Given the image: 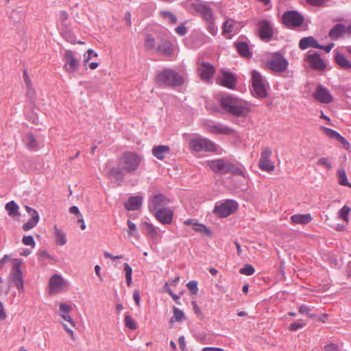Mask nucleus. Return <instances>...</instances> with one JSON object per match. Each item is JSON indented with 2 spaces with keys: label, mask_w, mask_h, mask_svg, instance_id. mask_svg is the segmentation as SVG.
I'll use <instances>...</instances> for the list:
<instances>
[{
  "label": "nucleus",
  "mask_w": 351,
  "mask_h": 351,
  "mask_svg": "<svg viewBox=\"0 0 351 351\" xmlns=\"http://www.w3.org/2000/svg\"><path fill=\"white\" fill-rule=\"evenodd\" d=\"M143 158L134 152H123L117 160V167L107 164L104 173L113 182L120 185L126 173H134L140 166Z\"/></svg>",
  "instance_id": "1"
},
{
  "label": "nucleus",
  "mask_w": 351,
  "mask_h": 351,
  "mask_svg": "<svg viewBox=\"0 0 351 351\" xmlns=\"http://www.w3.org/2000/svg\"><path fill=\"white\" fill-rule=\"evenodd\" d=\"M183 82L184 77L170 69L159 71L156 75V83L160 86L175 88L181 86Z\"/></svg>",
  "instance_id": "2"
},
{
  "label": "nucleus",
  "mask_w": 351,
  "mask_h": 351,
  "mask_svg": "<svg viewBox=\"0 0 351 351\" xmlns=\"http://www.w3.org/2000/svg\"><path fill=\"white\" fill-rule=\"evenodd\" d=\"M252 93L259 98H265L267 96V90L269 88L266 79L257 71L252 72Z\"/></svg>",
  "instance_id": "3"
},
{
  "label": "nucleus",
  "mask_w": 351,
  "mask_h": 351,
  "mask_svg": "<svg viewBox=\"0 0 351 351\" xmlns=\"http://www.w3.org/2000/svg\"><path fill=\"white\" fill-rule=\"evenodd\" d=\"M12 267L8 276V281L14 285L21 292L24 291V282L23 272L21 269V261L18 258L12 261Z\"/></svg>",
  "instance_id": "4"
},
{
  "label": "nucleus",
  "mask_w": 351,
  "mask_h": 351,
  "mask_svg": "<svg viewBox=\"0 0 351 351\" xmlns=\"http://www.w3.org/2000/svg\"><path fill=\"white\" fill-rule=\"evenodd\" d=\"M191 149L197 152H215L218 151V145L213 141L202 137L192 138L189 142Z\"/></svg>",
  "instance_id": "5"
},
{
  "label": "nucleus",
  "mask_w": 351,
  "mask_h": 351,
  "mask_svg": "<svg viewBox=\"0 0 351 351\" xmlns=\"http://www.w3.org/2000/svg\"><path fill=\"white\" fill-rule=\"evenodd\" d=\"M238 206V203L235 200L225 199L216 203L213 213L219 217H227L235 212Z\"/></svg>",
  "instance_id": "6"
},
{
  "label": "nucleus",
  "mask_w": 351,
  "mask_h": 351,
  "mask_svg": "<svg viewBox=\"0 0 351 351\" xmlns=\"http://www.w3.org/2000/svg\"><path fill=\"white\" fill-rule=\"evenodd\" d=\"M267 64L271 71L281 73L287 70L289 62L280 52H275L272 53Z\"/></svg>",
  "instance_id": "7"
},
{
  "label": "nucleus",
  "mask_w": 351,
  "mask_h": 351,
  "mask_svg": "<svg viewBox=\"0 0 351 351\" xmlns=\"http://www.w3.org/2000/svg\"><path fill=\"white\" fill-rule=\"evenodd\" d=\"M304 20L303 16L295 10L286 11L282 17V23L289 28L300 27Z\"/></svg>",
  "instance_id": "8"
},
{
  "label": "nucleus",
  "mask_w": 351,
  "mask_h": 351,
  "mask_svg": "<svg viewBox=\"0 0 351 351\" xmlns=\"http://www.w3.org/2000/svg\"><path fill=\"white\" fill-rule=\"evenodd\" d=\"M64 62V69L69 73L78 71L80 67V60L76 52L72 50H66L63 57Z\"/></svg>",
  "instance_id": "9"
},
{
  "label": "nucleus",
  "mask_w": 351,
  "mask_h": 351,
  "mask_svg": "<svg viewBox=\"0 0 351 351\" xmlns=\"http://www.w3.org/2000/svg\"><path fill=\"white\" fill-rule=\"evenodd\" d=\"M272 152L269 147H265L261 153V157L258 162L259 168L267 172H271L274 170V162L270 160Z\"/></svg>",
  "instance_id": "10"
},
{
  "label": "nucleus",
  "mask_w": 351,
  "mask_h": 351,
  "mask_svg": "<svg viewBox=\"0 0 351 351\" xmlns=\"http://www.w3.org/2000/svg\"><path fill=\"white\" fill-rule=\"evenodd\" d=\"M69 287L68 282L64 279L60 275L54 274L49 279V293H60Z\"/></svg>",
  "instance_id": "11"
},
{
  "label": "nucleus",
  "mask_w": 351,
  "mask_h": 351,
  "mask_svg": "<svg viewBox=\"0 0 351 351\" xmlns=\"http://www.w3.org/2000/svg\"><path fill=\"white\" fill-rule=\"evenodd\" d=\"M258 34L263 41H269L274 36V27L271 21L263 20L258 25Z\"/></svg>",
  "instance_id": "12"
},
{
  "label": "nucleus",
  "mask_w": 351,
  "mask_h": 351,
  "mask_svg": "<svg viewBox=\"0 0 351 351\" xmlns=\"http://www.w3.org/2000/svg\"><path fill=\"white\" fill-rule=\"evenodd\" d=\"M313 97L322 104H330L333 100V97L329 90L322 84L317 86L313 93Z\"/></svg>",
  "instance_id": "13"
},
{
  "label": "nucleus",
  "mask_w": 351,
  "mask_h": 351,
  "mask_svg": "<svg viewBox=\"0 0 351 351\" xmlns=\"http://www.w3.org/2000/svg\"><path fill=\"white\" fill-rule=\"evenodd\" d=\"M169 201L162 194L155 195L148 204L149 210L152 213H156L159 210L166 208L165 206L169 204Z\"/></svg>",
  "instance_id": "14"
},
{
  "label": "nucleus",
  "mask_w": 351,
  "mask_h": 351,
  "mask_svg": "<svg viewBox=\"0 0 351 351\" xmlns=\"http://www.w3.org/2000/svg\"><path fill=\"white\" fill-rule=\"evenodd\" d=\"M230 161L223 159L209 160L206 161L207 165L215 173L219 174L228 173Z\"/></svg>",
  "instance_id": "15"
},
{
  "label": "nucleus",
  "mask_w": 351,
  "mask_h": 351,
  "mask_svg": "<svg viewBox=\"0 0 351 351\" xmlns=\"http://www.w3.org/2000/svg\"><path fill=\"white\" fill-rule=\"evenodd\" d=\"M156 51L164 56H171L173 53V45L162 36H157V48Z\"/></svg>",
  "instance_id": "16"
},
{
  "label": "nucleus",
  "mask_w": 351,
  "mask_h": 351,
  "mask_svg": "<svg viewBox=\"0 0 351 351\" xmlns=\"http://www.w3.org/2000/svg\"><path fill=\"white\" fill-rule=\"evenodd\" d=\"M193 7L195 10L201 15L206 23L215 21L213 10L209 5L204 3H196L194 4Z\"/></svg>",
  "instance_id": "17"
},
{
  "label": "nucleus",
  "mask_w": 351,
  "mask_h": 351,
  "mask_svg": "<svg viewBox=\"0 0 351 351\" xmlns=\"http://www.w3.org/2000/svg\"><path fill=\"white\" fill-rule=\"evenodd\" d=\"M197 70L201 79L206 82L209 81L215 73L214 66L207 62H201Z\"/></svg>",
  "instance_id": "18"
},
{
  "label": "nucleus",
  "mask_w": 351,
  "mask_h": 351,
  "mask_svg": "<svg viewBox=\"0 0 351 351\" xmlns=\"http://www.w3.org/2000/svg\"><path fill=\"white\" fill-rule=\"evenodd\" d=\"M306 61L312 69L317 71H324L326 67L324 60L317 53H308L306 56Z\"/></svg>",
  "instance_id": "19"
},
{
  "label": "nucleus",
  "mask_w": 351,
  "mask_h": 351,
  "mask_svg": "<svg viewBox=\"0 0 351 351\" xmlns=\"http://www.w3.org/2000/svg\"><path fill=\"white\" fill-rule=\"evenodd\" d=\"M156 219L162 224H170L173 220V213L169 208L159 210L152 213Z\"/></svg>",
  "instance_id": "20"
},
{
  "label": "nucleus",
  "mask_w": 351,
  "mask_h": 351,
  "mask_svg": "<svg viewBox=\"0 0 351 351\" xmlns=\"http://www.w3.org/2000/svg\"><path fill=\"white\" fill-rule=\"evenodd\" d=\"M72 306L66 303H60L59 306V315L66 322H69L73 328L76 327V323L69 315L72 311Z\"/></svg>",
  "instance_id": "21"
},
{
  "label": "nucleus",
  "mask_w": 351,
  "mask_h": 351,
  "mask_svg": "<svg viewBox=\"0 0 351 351\" xmlns=\"http://www.w3.org/2000/svg\"><path fill=\"white\" fill-rule=\"evenodd\" d=\"M208 130L210 132L217 134L229 135L234 132L232 128L220 123L209 124Z\"/></svg>",
  "instance_id": "22"
},
{
  "label": "nucleus",
  "mask_w": 351,
  "mask_h": 351,
  "mask_svg": "<svg viewBox=\"0 0 351 351\" xmlns=\"http://www.w3.org/2000/svg\"><path fill=\"white\" fill-rule=\"evenodd\" d=\"M249 111L250 109L247 104L239 100L229 112L234 116L245 117L248 114Z\"/></svg>",
  "instance_id": "23"
},
{
  "label": "nucleus",
  "mask_w": 351,
  "mask_h": 351,
  "mask_svg": "<svg viewBox=\"0 0 351 351\" xmlns=\"http://www.w3.org/2000/svg\"><path fill=\"white\" fill-rule=\"evenodd\" d=\"M346 33V26L342 23L336 24L328 32V36L333 40H337Z\"/></svg>",
  "instance_id": "24"
},
{
  "label": "nucleus",
  "mask_w": 351,
  "mask_h": 351,
  "mask_svg": "<svg viewBox=\"0 0 351 351\" xmlns=\"http://www.w3.org/2000/svg\"><path fill=\"white\" fill-rule=\"evenodd\" d=\"M219 80L221 85L230 89L234 88L236 85L235 76L229 72H223L222 75Z\"/></svg>",
  "instance_id": "25"
},
{
  "label": "nucleus",
  "mask_w": 351,
  "mask_h": 351,
  "mask_svg": "<svg viewBox=\"0 0 351 351\" xmlns=\"http://www.w3.org/2000/svg\"><path fill=\"white\" fill-rule=\"evenodd\" d=\"M146 234L152 239L158 240L162 238L161 232L158 228L147 221L144 222Z\"/></svg>",
  "instance_id": "26"
},
{
  "label": "nucleus",
  "mask_w": 351,
  "mask_h": 351,
  "mask_svg": "<svg viewBox=\"0 0 351 351\" xmlns=\"http://www.w3.org/2000/svg\"><path fill=\"white\" fill-rule=\"evenodd\" d=\"M299 47L302 50L306 49L309 47L318 49L319 44L318 41L313 36L302 38L299 42Z\"/></svg>",
  "instance_id": "27"
},
{
  "label": "nucleus",
  "mask_w": 351,
  "mask_h": 351,
  "mask_svg": "<svg viewBox=\"0 0 351 351\" xmlns=\"http://www.w3.org/2000/svg\"><path fill=\"white\" fill-rule=\"evenodd\" d=\"M23 141L26 145L27 148L30 150L36 151L39 148V143L38 141L30 132H28L24 135L23 137Z\"/></svg>",
  "instance_id": "28"
},
{
  "label": "nucleus",
  "mask_w": 351,
  "mask_h": 351,
  "mask_svg": "<svg viewBox=\"0 0 351 351\" xmlns=\"http://www.w3.org/2000/svg\"><path fill=\"white\" fill-rule=\"evenodd\" d=\"M152 154L158 160H163L167 154L170 152V148L167 145H158L152 148Z\"/></svg>",
  "instance_id": "29"
},
{
  "label": "nucleus",
  "mask_w": 351,
  "mask_h": 351,
  "mask_svg": "<svg viewBox=\"0 0 351 351\" xmlns=\"http://www.w3.org/2000/svg\"><path fill=\"white\" fill-rule=\"evenodd\" d=\"M143 203V198L140 196L130 197L125 204L128 210H136L141 208Z\"/></svg>",
  "instance_id": "30"
},
{
  "label": "nucleus",
  "mask_w": 351,
  "mask_h": 351,
  "mask_svg": "<svg viewBox=\"0 0 351 351\" xmlns=\"http://www.w3.org/2000/svg\"><path fill=\"white\" fill-rule=\"evenodd\" d=\"M239 101L237 98L232 95H227L221 98V106L224 110L230 112Z\"/></svg>",
  "instance_id": "31"
},
{
  "label": "nucleus",
  "mask_w": 351,
  "mask_h": 351,
  "mask_svg": "<svg viewBox=\"0 0 351 351\" xmlns=\"http://www.w3.org/2000/svg\"><path fill=\"white\" fill-rule=\"evenodd\" d=\"M335 62L342 69H351L350 61L343 53H337L335 56Z\"/></svg>",
  "instance_id": "32"
},
{
  "label": "nucleus",
  "mask_w": 351,
  "mask_h": 351,
  "mask_svg": "<svg viewBox=\"0 0 351 351\" xmlns=\"http://www.w3.org/2000/svg\"><path fill=\"white\" fill-rule=\"evenodd\" d=\"M157 36L158 34H147L145 38V47L148 50H155L157 48Z\"/></svg>",
  "instance_id": "33"
},
{
  "label": "nucleus",
  "mask_w": 351,
  "mask_h": 351,
  "mask_svg": "<svg viewBox=\"0 0 351 351\" xmlns=\"http://www.w3.org/2000/svg\"><path fill=\"white\" fill-rule=\"evenodd\" d=\"M228 173H230L234 176H241L243 178L246 176V171L243 165H237L230 162H229Z\"/></svg>",
  "instance_id": "34"
},
{
  "label": "nucleus",
  "mask_w": 351,
  "mask_h": 351,
  "mask_svg": "<svg viewBox=\"0 0 351 351\" xmlns=\"http://www.w3.org/2000/svg\"><path fill=\"white\" fill-rule=\"evenodd\" d=\"M310 214H296L291 217V220L293 223L306 224L311 221Z\"/></svg>",
  "instance_id": "35"
},
{
  "label": "nucleus",
  "mask_w": 351,
  "mask_h": 351,
  "mask_svg": "<svg viewBox=\"0 0 351 351\" xmlns=\"http://www.w3.org/2000/svg\"><path fill=\"white\" fill-rule=\"evenodd\" d=\"M62 36L69 43L74 44L76 43L75 37L73 32L67 27H58Z\"/></svg>",
  "instance_id": "36"
},
{
  "label": "nucleus",
  "mask_w": 351,
  "mask_h": 351,
  "mask_svg": "<svg viewBox=\"0 0 351 351\" xmlns=\"http://www.w3.org/2000/svg\"><path fill=\"white\" fill-rule=\"evenodd\" d=\"M233 32H235L234 21L232 19H228L223 23L222 34L226 38H230V34Z\"/></svg>",
  "instance_id": "37"
},
{
  "label": "nucleus",
  "mask_w": 351,
  "mask_h": 351,
  "mask_svg": "<svg viewBox=\"0 0 351 351\" xmlns=\"http://www.w3.org/2000/svg\"><path fill=\"white\" fill-rule=\"evenodd\" d=\"M54 237L56 239V243L58 245H64L66 243L67 239L66 237V234L57 226L54 227Z\"/></svg>",
  "instance_id": "38"
},
{
  "label": "nucleus",
  "mask_w": 351,
  "mask_h": 351,
  "mask_svg": "<svg viewBox=\"0 0 351 351\" xmlns=\"http://www.w3.org/2000/svg\"><path fill=\"white\" fill-rule=\"evenodd\" d=\"M19 206L14 201H10L5 204V210L8 211L9 216L14 217H19Z\"/></svg>",
  "instance_id": "39"
},
{
  "label": "nucleus",
  "mask_w": 351,
  "mask_h": 351,
  "mask_svg": "<svg viewBox=\"0 0 351 351\" xmlns=\"http://www.w3.org/2000/svg\"><path fill=\"white\" fill-rule=\"evenodd\" d=\"M237 49L239 53L245 58H249L252 56L250 51L248 45L245 42H240L236 44Z\"/></svg>",
  "instance_id": "40"
},
{
  "label": "nucleus",
  "mask_w": 351,
  "mask_h": 351,
  "mask_svg": "<svg viewBox=\"0 0 351 351\" xmlns=\"http://www.w3.org/2000/svg\"><path fill=\"white\" fill-rule=\"evenodd\" d=\"M351 210L350 207L347 205L343 206L338 212V218L343 219L346 221V223H348L349 221V214Z\"/></svg>",
  "instance_id": "41"
},
{
  "label": "nucleus",
  "mask_w": 351,
  "mask_h": 351,
  "mask_svg": "<svg viewBox=\"0 0 351 351\" xmlns=\"http://www.w3.org/2000/svg\"><path fill=\"white\" fill-rule=\"evenodd\" d=\"M67 19H68V13L65 11H60L58 14V19L57 23V27H67Z\"/></svg>",
  "instance_id": "42"
},
{
  "label": "nucleus",
  "mask_w": 351,
  "mask_h": 351,
  "mask_svg": "<svg viewBox=\"0 0 351 351\" xmlns=\"http://www.w3.org/2000/svg\"><path fill=\"white\" fill-rule=\"evenodd\" d=\"M339 183L341 186H346L351 188V184L347 179V176L344 169L338 170Z\"/></svg>",
  "instance_id": "43"
},
{
  "label": "nucleus",
  "mask_w": 351,
  "mask_h": 351,
  "mask_svg": "<svg viewBox=\"0 0 351 351\" xmlns=\"http://www.w3.org/2000/svg\"><path fill=\"white\" fill-rule=\"evenodd\" d=\"M39 219L40 217H31L30 219L23 225V230L24 231H28L32 229L37 225Z\"/></svg>",
  "instance_id": "44"
},
{
  "label": "nucleus",
  "mask_w": 351,
  "mask_h": 351,
  "mask_svg": "<svg viewBox=\"0 0 351 351\" xmlns=\"http://www.w3.org/2000/svg\"><path fill=\"white\" fill-rule=\"evenodd\" d=\"M160 14L164 19L168 20L170 24H175L177 21L176 16L169 11H160Z\"/></svg>",
  "instance_id": "45"
},
{
  "label": "nucleus",
  "mask_w": 351,
  "mask_h": 351,
  "mask_svg": "<svg viewBox=\"0 0 351 351\" xmlns=\"http://www.w3.org/2000/svg\"><path fill=\"white\" fill-rule=\"evenodd\" d=\"M127 224H128V235L130 237H133L135 238L138 237L139 235H138L137 230H136V224L134 223H133L132 221H131L130 220H128Z\"/></svg>",
  "instance_id": "46"
},
{
  "label": "nucleus",
  "mask_w": 351,
  "mask_h": 351,
  "mask_svg": "<svg viewBox=\"0 0 351 351\" xmlns=\"http://www.w3.org/2000/svg\"><path fill=\"white\" fill-rule=\"evenodd\" d=\"M123 270H124L125 274V278H126L127 285L128 286H130V285L132 283V269L129 265L128 263H124Z\"/></svg>",
  "instance_id": "47"
},
{
  "label": "nucleus",
  "mask_w": 351,
  "mask_h": 351,
  "mask_svg": "<svg viewBox=\"0 0 351 351\" xmlns=\"http://www.w3.org/2000/svg\"><path fill=\"white\" fill-rule=\"evenodd\" d=\"M125 325L127 328L131 330H136L137 328V324L136 321L128 315L125 317Z\"/></svg>",
  "instance_id": "48"
},
{
  "label": "nucleus",
  "mask_w": 351,
  "mask_h": 351,
  "mask_svg": "<svg viewBox=\"0 0 351 351\" xmlns=\"http://www.w3.org/2000/svg\"><path fill=\"white\" fill-rule=\"evenodd\" d=\"M97 56H98L97 53L94 51L93 49H88L86 51V53H85L84 55V60H83L84 65L86 66L90 60L93 59V58L97 57Z\"/></svg>",
  "instance_id": "49"
},
{
  "label": "nucleus",
  "mask_w": 351,
  "mask_h": 351,
  "mask_svg": "<svg viewBox=\"0 0 351 351\" xmlns=\"http://www.w3.org/2000/svg\"><path fill=\"white\" fill-rule=\"evenodd\" d=\"M255 269L252 265L247 264L243 267L241 268L239 273L246 276H251L254 274Z\"/></svg>",
  "instance_id": "50"
},
{
  "label": "nucleus",
  "mask_w": 351,
  "mask_h": 351,
  "mask_svg": "<svg viewBox=\"0 0 351 351\" xmlns=\"http://www.w3.org/2000/svg\"><path fill=\"white\" fill-rule=\"evenodd\" d=\"M321 130L324 132L325 134L328 137H329L330 138H333V139H336L337 136L339 134L337 132H336L335 130L328 128H326V127H324V126H322Z\"/></svg>",
  "instance_id": "51"
},
{
  "label": "nucleus",
  "mask_w": 351,
  "mask_h": 351,
  "mask_svg": "<svg viewBox=\"0 0 351 351\" xmlns=\"http://www.w3.org/2000/svg\"><path fill=\"white\" fill-rule=\"evenodd\" d=\"M193 230L195 232L204 233L208 236L211 234V231L209 229H208L204 225L198 223L194 226Z\"/></svg>",
  "instance_id": "52"
},
{
  "label": "nucleus",
  "mask_w": 351,
  "mask_h": 351,
  "mask_svg": "<svg viewBox=\"0 0 351 351\" xmlns=\"http://www.w3.org/2000/svg\"><path fill=\"white\" fill-rule=\"evenodd\" d=\"M207 30L213 36H216L218 33V28L215 25V21L206 22Z\"/></svg>",
  "instance_id": "53"
},
{
  "label": "nucleus",
  "mask_w": 351,
  "mask_h": 351,
  "mask_svg": "<svg viewBox=\"0 0 351 351\" xmlns=\"http://www.w3.org/2000/svg\"><path fill=\"white\" fill-rule=\"evenodd\" d=\"M186 287L192 294L196 295L198 292L197 282L191 280L186 284Z\"/></svg>",
  "instance_id": "54"
},
{
  "label": "nucleus",
  "mask_w": 351,
  "mask_h": 351,
  "mask_svg": "<svg viewBox=\"0 0 351 351\" xmlns=\"http://www.w3.org/2000/svg\"><path fill=\"white\" fill-rule=\"evenodd\" d=\"M173 317L176 319V321L181 322L182 319H184V314L178 308L174 306L173 309Z\"/></svg>",
  "instance_id": "55"
},
{
  "label": "nucleus",
  "mask_w": 351,
  "mask_h": 351,
  "mask_svg": "<svg viewBox=\"0 0 351 351\" xmlns=\"http://www.w3.org/2000/svg\"><path fill=\"white\" fill-rule=\"evenodd\" d=\"M317 165H319V166H324L327 169H332V164H331L330 161L328 160V158H325V157L320 158L317 161Z\"/></svg>",
  "instance_id": "56"
},
{
  "label": "nucleus",
  "mask_w": 351,
  "mask_h": 351,
  "mask_svg": "<svg viewBox=\"0 0 351 351\" xmlns=\"http://www.w3.org/2000/svg\"><path fill=\"white\" fill-rule=\"evenodd\" d=\"M305 326V324L303 323L302 322V320L299 321V322H293L292 324H291L289 326V330L290 331H296L299 329H301L302 328H304Z\"/></svg>",
  "instance_id": "57"
},
{
  "label": "nucleus",
  "mask_w": 351,
  "mask_h": 351,
  "mask_svg": "<svg viewBox=\"0 0 351 351\" xmlns=\"http://www.w3.org/2000/svg\"><path fill=\"white\" fill-rule=\"evenodd\" d=\"M22 242L25 245H29L32 247H35V241L32 236L27 235L24 236L22 239Z\"/></svg>",
  "instance_id": "58"
},
{
  "label": "nucleus",
  "mask_w": 351,
  "mask_h": 351,
  "mask_svg": "<svg viewBox=\"0 0 351 351\" xmlns=\"http://www.w3.org/2000/svg\"><path fill=\"white\" fill-rule=\"evenodd\" d=\"M311 307L309 306H307V305H305V304H302L299 307V312L300 313H302V314L306 313V314H308L309 317H314L315 315L311 314Z\"/></svg>",
  "instance_id": "59"
},
{
  "label": "nucleus",
  "mask_w": 351,
  "mask_h": 351,
  "mask_svg": "<svg viewBox=\"0 0 351 351\" xmlns=\"http://www.w3.org/2000/svg\"><path fill=\"white\" fill-rule=\"evenodd\" d=\"M10 19L14 22V23H17V22H19L21 21V19H22L23 18V14H21V12H18V11H16V10H13L10 15Z\"/></svg>",
  "instance_id": "60"
},
{
  "label": "nucleus",
  "mask_w": 351,
  "mask_h": 351,
  "mask_svg": "<svg viewBox=\"0 0 351 351\" xmlns=\"http://www.w3.org/2000/svg\"><path fill=\"white\" fill-rule=\"evenodd\" d=\"M175 32L180 36H184L187 33V29L184 23H182L175 29Z\"/></svg>",
  "instance_id": "61"
},
{
  "label": "nucleus",
  "mask_w": 351,
  "mask_h": 351,
  "mask_svg": "<svg viewBox=\"0 0 351 351\" xmlns=\"http://www.w3.org/2000/svg\"><path fill=\"white\" fill-rule=\"evenodd\" d=\"M23 80H24L25 84L26 86V88L33 86L26 69L23 70Z\"/></svg>",
  "instance_id": "62"
},
{
  "label": "nucleus",
  "mask_w": 351,
  "mask_h": 351,
  "mask_svg": "<svg viewBox=\"0 0 351 351\" xmlns=\"http://www.w3.org/2000/svg\"><path fill=\"white\" fill-rule=\"evenodd\" d=\"M23 80H24L25 84L26 86V88L33 86L26 69L23 70Z\"/></svg>",
  "instance_id": "63"
},
{
  "label": "nucleus",
  "mask_w": 351,
  "mask_h": 351,
  "mask_svg": "<svg viewBox=\"0 0 351 351\" xmlns=\"http://www.w3.org/2000/svg\"><path fill=\"white\" fill-rule=\"evenodd\" d=\"M324 351H341L338 346L334 343H330L325 346Z\"/></svg>",
  "instance_id": "64"
}]
</instances>
